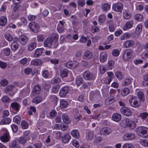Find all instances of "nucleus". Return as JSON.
<instances>
[{"mask_svg":"<svg viewBox=\"0 0 148 148\" xmlns=\"http://www.w3.org/2000/svg\"><path fill=\"white\" fill-rule=\"evenodd\" d=\"M92 56V53L89 51H87L84 53L83 57L84 59L87 60L90 59Z\"/></svg>","mask_w":148,"mask_h":148,"instance_id":"nucleus-16","label":"nucleus"},{"mask_svg":"<svg viewBox=\"0 0 148 148\" xmlns=\"http://www.w3.org/2000/svg\"><path fill=\"white\" fill-rule=\"evenodd\" d=\"M5 37L6 39L9 41H11L13 39V37L10 34L7 33L5 35Z\"/></svg>","mask_w":148,"mask_h":148,"instance_id":"nucleus-53","label":"nucleus"},{"mask_svg":"<svg viewBox=\"0 0 148 148\" xmlns=\"http://www.w3.org/2000/svg\"><path fill=\"white\" fill-rule=\"evenodd\" d=\"M13 121L18 124L20 123L21 121V118L18 116H15L13 119Z\"/></svg>","mask_w":148,"mask_h":148,"instance_id":"nucleus-47","label":"nucleus"},{"mask_svg":"<svg viewBox=\"0 0 148 148\" xmlns=\"http://www.w3.org/2000/svg\"><path fill=\"white\" fill-rule=\"evenodd\" d=\"M107 57V54L105 52H102L101 53L100 57V60L101 62H103L106 59Z\"/></svg>","mask_w":148,"mask_h":148,"instance_id":"nucleus-24","label":"nucleus"},{"mask_svg":"<svg viewBox=\"0 0 148 148\" xmlns=\"http://www.w3.org/2000/svg\"><path fill=\"white\" fill-rule=\"evenodd\" d=\"M132 54V50L128 49H126L124 51L123 54V58L124 61L128 60L131 58Z\"/></svg>","mask_w":148,"mask_h":148,"instance_id":"nucleus-2","label":"nucleus"},{"mask_svg":"<svg viewBox=\"0 0 148 148\" xmlns=\"http://www.w3.org/2000/svg\"><path fill=\"white\" fill-rule=\"evenodd\" d=\"M36 47V44L35 42H34L31 43L28 47V49L30 51H32Z\"/></svg>","mask_w":148,"mask_h":148,"instance_id":"nucleus-45","label":"nucleus"},{"mask_svg":"<svg viewBox=\"0 0 148 148\" xmlns=\"http://www.w3.org/2000/svg\"><path fill=\"white\" fill-rule=\"evenodd\" d=\"M69 88L68 86H66L62 88L60 90L59 94L60 96L62 97H65L69 93Z\"/></svg>","mask_w":148,"mask_h":148,"instance_id":"nucleus-7","label":"nucleus"},{"mask_svg":"<svg viewBox=\"0 0 148 148\" xmlns=\"http://www.w3.org/2000/svg\"><path fill=\"white\" fill-rule=\"evenodd\" d=\"M138 98L140 101H143L145 99L143 93L141 91L138 92L137 93Z\"/></svg>","mask_w":148,"mask_h":148,"instance_id":"nucleus-43","label":"nucleus"},{"mask_svg":"<svg viewBox=\"0 0 148 148\" xmlns=\"http://www.w3.org/2000/svg\"><path fill=\"white\" fill-rule=\"evenodd\" d=\"M42 100V98L40 96H37L35 98L32 100L33 103L38 104Z\"/></svg>","mask_w":148,"mask_h":148,"instance_id":"nucleus-41","label":"nucleus"},{"mask_svg":"<svg viewBox=\"0 0 148 148\" xmlns=\"http://www.w3.org/2000/svg\"><path fill=\"white\" fill-rule=\"evenodd\" d=\"M115 75L119 80H121L124 78V76L122 73L119 71H116L115 73Z\"/></svg>","mask_w":148,"mask_h":148,"instance_id":"nucleus-27","label":"nucleus"},{"mask_svg":"<svg viewBox=\"0 0 148 148\" xmlns=\"http://www.w3.org/2000/svg\"><path fill=\"white\" fill-rule=\"evenodd\" d=\"M43 50L44 49L42 48L37 49L34 54V57L35 58L38 57L42 54Z\"/></svg>","mask_w":148,"mask_h":148,"instance_id":"nucleus-23","label":"nucleus"},{"mask_svg":"<svg viewBox=\"0 0 148 148\" xmlns=\"http://www.w3.org/2000/svg\"><path fill=\"white\" fill-rule=\"evenodd\" d=\"M87 137L88 140H91L94 136V133L92 131H89L86 132Z\"/></svg>","mask_w":148,"mask_h":148,"instance_id":"nucleus-39","label":"nucleus"},{"mask_svg":"<svg viewBox=\"0 0 148 148\" xmlns=\"http://www.w3.org/2000/svg\"><path fill=\"white\" fill-rule=\"evenodd\" d=\"M84 78L87 80H93L95 79L94 75L88 71H86L83 74Z\"/></svg>","mask_w":148,"mask_h":148,"instance_id":"nucleus-3","label":"nucleus"},{"mask_svg":"<svg viewBox=\"0 0 148 148\" xmlns=\"http://www.w3.org/2000/svg\"><path fill=\"white\" fill-rule=\"evenodd\" d=\"M11 119L10 118H6L2 119L0 123L1 125L9 124L11 122Z\"/></svg>","mask_w":148,"mask_h":148,"instance_id":"nucleus-32","label":"nucleus"},{"mask_svg":"<svg viewBox=\"0 0 148 148\" xmlns=\"http://www.w3.org/2000/svg\"><path fill=\"white\" fill-rule=\"evenodd\" d=\"M83 79L81 77H78L76 79V83L78 86H79L82 82Z\"/></svg>","mask_w":148,"mask_h":148,"instance_id":"nucleus-54","label":"nucleus"},{"mask_svg":"<svg viewBox=\"0 0 148 148\" xmlns=\"http://www.w3.org/2000/svg\"><path fill=\"white\" fill-rule=\"evenodd\" d=\"M57 115V112L56 110H53L50 113L49 118L52 119L54 118Z\"/></svg>","mask_w":148,"mask_h":148,"instance_id":"nucleus-48","label":"nucleus"},{"mask_svg":"<svg viewBox=\"0 0 148 148\" xmlns=\"http://www.w3.org/2000/svg\"><path fill=\"white\" fill-rule=\"evenodd\" d=\"M131 14L129 11L125 10L123 12L124 18L126 19L130 18L131 17Z\"/></svg>","mask_w":148,"mask_h":148,"instance_id":"nucleus-35","label":"nucleus"},{"mask_svg":"<svg viewBox=\"0 0 148 148\" xmlns=\"http://www.w3.org/2000/svg\"><path fill=\"white\" fill-rule=\"evenodd\" d=\"M77 62L75 61L68 62L66 64L65 66L69 68L74 69L77 66Z\"/></svg>","mask_w":148,"mask_h":148,"instance_id":"nucleus-13","label":"nucleus"},{"mask_svg":"<svg viewBox=\"0 0 148 148\" xmlns=\"http://www.w3.org/2000/svg\"><path fill=\"white\" fill-rule=\"evenodd\" d=\"M42 63V61L38 59H35L32 60L31 62V65L36 66L40 65Z\"/></svg>","mask_w":148,"mask_h":148,"instance_id":"nucleus-18","label":"nucleus"},{"mask_svg":"<svg viewBox=\"0 0 148 148\" xmlns=\"http://www.w3.org/2000/svg\"><path fill=\"white\" fill-rule=\"evenodd\" d=\"M129 121L128 119L124 118L122 120L121 123V126L124 127H127Z\"/></svg>","mask_w":148,"mask_h":148,"instance_id":"nucleus-25","label":"nucleus"},{"mask_svg":"<svg viewBox=\"0 0 148 148\" xmlns=\"http://www.w3.org/2000/svg\"><path fill=\"white\" fill-rule=\"evenodd\" d=\"M134 18L138 21H141L143 19V16L141 14H137L135 15Z\"/></svg>","mask_w":148,"mask_h":148,"instance_id":"nucleus-46","label":"nucleus"},{"mask_svg":"<svg viewBox=\"0 0 148 148\" xmlns=\"http://www.w3.org/2000/svg\"><path fill=\"white\" fill-rule=\"evenodd\" d=\"M133 99H130L129 100V102L131 106L134 107L136 108L139 106V103L137 101H135L134 100L133 101H132Z\"/></svg>","mask_w":148,"mask_h":148,"instance_id":"nucleus-22","label":"nucleus"},{"mask_svg":"<svg viewBox=\"0 0 148 148\" xmlns=\"http://www.w3.org/2000/svg\"><path fill=\"white\" fill-rule=\"evenodd\" d=\"M18 47V44L17 42H13L12 43L11 45L12 50L14 51L17 50Z\"/></svg>","mask_w":148,"mask_h":148,"instance_id":"nucleus-36","label":"nucleus"},{"mask_svg":"<svg viewBox=\"0 0 148 148\" xmlns=\"http://www.w3.org/2000/svg\"><path fill=\"white\" fill-rule=\"evenodd\" d=\"M1 101L3 102L8 103L10 102V99L8 96H5L2 97Z\"/></svg>","mask_w":148,"mask_h":148,"instance_id":"nucleus-50","label":"nucleus"},{"mask_svg":"<svg viewBox=\"0 0 148 148\" xmlns=\"http://www.w3.org/2000/svg\"><path fill=\"white\" fill-rule=\"evenodd\" d=\"M62 119L64 123L66 124H69L70 123V120L68 118L67 115L65 114H63L62 115Z\"/></svg>","mask_w":148,"mask_h":148,"instance_id":"nucleus-33","label":"nucleus"},{"mask_svg":"<svg viewBox=\"0 0 148 148\" xmlns=\"http://www.w3.org/2000/svg\"><path fill=\"white\" fill-rule=\"evenodd\" d=\"M138 134L142 135L145 138H148V128L144 127H139L136 129Z\"/></svg>","mask_w":148,"mask_h":148,"instance_id":"nucleus-1","label":"nucleus"},{"mask_svg":"<svg viewBox=\"0 0 148 148\" xmlns=\"http://www.w3.org/2000/svg\"><path fill=\"white\" fill-rule=\"evenodd\" d=\"M69 71L66 69H64L60 70V76L61 78L67 77L68 75Z\"/></svg>","mask_w":148,"mask_h":148,"instance_id":"nucleus-17","label":"nucleus"},{"mask_svg":"<svg viewBox=\"0 0 148 148\" xmlns=\"http://www.w3.org/2000/svg\"><path fill=\"white\" fill-rule=\"evenodd\" d=\"M69 105L68 102L64 100H62L60 102V107L61 108H65L67 107Z\"/></svg>","mask_w":148,"mask_h":148,"instance_id":"nucleus-29","label":"nucleus"},{"mask_svg":"<svg viewBox=\"0 0 148 148\" xmlns=\"http://www.w3.org/2000/svg\"><path fill=\"white\" fill-rule=\"evenodd\" d=\"M71 134L73 137H75L76 138L79 137V134L76 130H75L71 131Z\"/></svg>","mask_w":148,"mask_h":148,"instance_id":"nucleus-40","label":"nucleus"},{"mask_svg":"<svg viewBox=\"0 0 148 148\" xmlns=\"http://www.w3.org/2000/svg\"><path fill=\"white\" fill-rule=\"evenodd\" d=\"M112 117L113 120L116 122H119L121 119V115L117 113H114L112 115Z\"/></svg>","mask_w":148,"mask_h":148,"instance_id":"nucleus-14","label":"nucleus"},{"mask_svg":"<svg viewBox=\"0 0 148 148\" xmlns=\"http://www.w3.org/2000/svg\"><path fill=\"white\" fill-rule=\"evenodd\" d=\"M131 80L129 78L125 79L123 82L122 85L123 86H125L129 85L131 83Z\"/></svg>","mask_w":148,"mask_h":148,"instance_id":"nucleus-30","label":"nucleus"},{"mask_svg":"<svg viewBox=\"0 0 148 148\" xmlns=\"http://www.w3.org/2000/svg\"><path fill=\"white\" fill-rule=\"evenodd\" d=\"M133 24V22L132 21H129L127 22L125 24V26L123 27V29L124 30H126L127 29L131 28Z\"/></svg>","mask_w":148,"mask_h":148,"instance_id":"nucleus-21","label":"nucleus"},{"mask_svg":"<svg viewBox=\"0 0 148 148\" xmlns=\"http://www.w3.org/2000/svg\"><path fill=\"white\" fill-rule=\"evenodd\" d=\"M27 59L26 58H24L20 60V63L22 65H24L27 63Z\"/></svg>","mask_w":148,"mask_h":148,"instance_id":"nucleus-62","label":"nucleus"},{"mask_svg":"<svg viewBox=\"0 0 148 148\" xmlns=\"http://www.w3.org/2000/svg\"><path fill=\"white\" fill-rule=\"evenodd\" d=\"M71 138V136L70 135L66 134H65L64 137H62V141L64 143H67L69 142Z\"/></svg>","mask_w":148,"mask_h":148,"instance_id":"nucleus-28","label":"nucleus"},{"mask_svg":"<svg viewBox=\"0 0 148 148\" xmlns=\"http://www.w3.org/2000/svg\"><path fill=\"white\" fill-rule=\"evenodd\" d=\"M41 91V87L39 85L35 86L33 89V94L34 95H36L37 94L40 93Z\"/></svg>","mask_w":148,"mask_h":148,"instance_id":"nucleus-19","label":"nucleus"},{"mask_svg":"<svg viewBox=\"0 0 148 148\" xmlns=\"http://www.w3.org/2000/svg\"><path fill=\"white\" fill-rule=\"evenodd\" d=\"M124 140H132L135 138V136L132 133H128L124 135L123 137Z\"/></svg>","mask_w":148,"mask_h":148,"instance_id":"nucleus-12","label":"nucleus"},{"mask_svg":"<svg viewBox=\"0 0 148 148\" xmlns=\"http://www.w3.org/2000/svg\"><path fill=\"white\" fill-rule=\"evenodd\" d=\"M144 79L143 82V86H148V73L144 76Z\"/></svg>","mask_w":148,"mask_h":148,"instance_id":"nucleus-37","label":"nucleus"},{"mask_svg":"<svg viewBox=\"0 0 148 148\" xmlns=\"http://www.w3.org/2000/svg\"><path fill=\"white\" fill-rule=\"evenodd\" d=\"M19 42L20 43L23 45H25L28 40L27 37L25 35H22L19 38Z\"/></svg>","mask_w":148,"mask_h":148,"instance_id":"nucleus-15","label":"nucleus"},{"mask_svg":"<svg viewBox=\"0 0 148 148\" xmlns=\"http://www.w3.org/2000/svg\"><path fill=\"white\" fill-rule=\"evenodd\" d=\"M10 107L12 110L16 112V113H17L20 110V105L17 102H14L11 103Z\"/></svg>","mask_w":148,"mask_h":148,"instance_id":"nucleus-11","label":"nucleus"},{"mask_svg":"<svg viewBox=\"0 0 148 148\" xmlns=\"http://www.w3.org/2000/svg\"><path fill=\"white\" fill-rule=\"evenodd\" d=\"M29 27L31 30L35 33L38 32L39 26L38 24L34 22H31L29 24Z\"/></svg>","mask_w":148,"mask_h":148,"instance_id":"nucleus-4","label":"nucleus"},{"mask_svg":"<svg viewBox=\"0 0 148 148\" xmlns=\"http://www.w3.org/2000/svg\"><path fill=\"white\" fill-rule=\"evenodd\" d=\"M21 125L22 128L23 129H26L28 127V124L25 121H22L21 123Z\"/></svg>","mask_w":148,"mask_h":148,"instance_id":"nucleus-52","label":"nucleus"},{"mask_svg":"<svg viewBox=\"0 0 148 148\" xmlns=\"http://www.w3.org/2000/svg\"><path fill=\"white\" fill-rule=\"evenodd\" d=\"M4 54L6 56H8L10 53V50L9 48H7L5 49L4 50Z\"/></svg>","mask_w":148,"mask_h":148,"instance_id":"nucleus-58","label":"nucleus"},{"mask_svg":"<svg viewBox=\"0 0 148 148\" xmlns=\"http://www.w3.org/2000/svg\"><path fill=\"white\" fill-rule=\"evenodd\" d=\"M30 139V137H22L19 138V142L21 144H24L26 143L27 140H29Z\"/></svg>","mask_w":148,"mask_h":148,"instance_id":"nucleus-34","label":"nucleus"},{"mask_svg":"<svg viewBox=\"0 0 148 148\" xmlns=\"http://www.w3.org/2000/svg\"><path fill=\"white\" fill-rule=\"evenodd\" d=\"M7 22L6 18L4 16H1L0 17V25L4 26L6 24Z\"/></svg>","mask_w":148,"mask_h":148,"instance_id":"nucleus-26","label":"nucleus"},{"mask_svg":"<svg viewBox=\"0 0 148 148\" xmlns=\"http://www.w3.org/2000/svg\"><path fill=\"white\" fill-rule=\"evenodd\" d=\"M112 8L114 11L121 12L123 10V6L121 3L118 2L114 3L112 5Z\"/></svg>","mask_w":148,"mask_h":148,"instance_id":"nucleus-5","label":"nucleus"},{"mask_svg":"<svg viewBox=\"0 0 148 148\" xmlns=\"http://www.w3.org/2000/svg\"><path fill=\"white\" fill-rule=\"evenodd\" d=\"M32 68H27L25 69L24 71L25 73L27 75H29L32 73Z\"/></svg>","mask_w":148,"mask_h":148,"instance_id":"nucleus-60","label":"nucleus"},{"mask_svg":"<svg viewBox=\"0 0 148 148\" xmlns=\"http://www.w3.org/2000/svg\"><path fill=\"white\" fill-rule=\"evenodd\" d=\"M114 97H108L106 98L105 101V104L106 105H108L112 104L115 101Z\"/></svg>","mask_w":148,"mask_h":148,"instance_id":"nucleus-20","label":"nucleus"},{"mask_svg":"<svg viewBox=\"0 0 148 148\" xmlns=\"http://www.w3.org/2000/svg\"><path fill=\"white\" fill-rule=\"evenodd\" d=\"M111 129L109 127H104L102 128L100 130V133L101 135L107 136L109 135L111 133Z\"/></svg>","mask_w":148,"mask_h":148,"instance_id":"nucleus-10","label":"nucleus"},{"mask_svg":"<svg viewBox=\"0 0 148 148\" xmlns=\"http://www.w3.org/2000/svg\"><path fill=\"white\" fill-rule=\"evenodd\" d=\"M120 53L119 51L117 49H114L112 51V54L114 56H117Z\"/></svg>","mask_w":148,"mask_h":148,"instance_id":"nucleus-57","label":"nucleus"},{"mask_svg":"<svg viewBox=\"0 0 148 148\" xmlns=\"http://www.w3.org/2000/svg\"><path fill=\"white\" fill-rule=\"evenodd\" d=\"M60 85L58 84H57L53 87L52 89V92L56 93L58 92L60 89Z\"/></svg>","mask_w":148,"mask_h":148,"instance_id":"nucleus-44","label":"nucleus"},{"mask_svg":"<svg viewBox=\"0 0 148 148\" xmlns=\"http://www.w3.org/2000/svg\"><path fill=\"white\" fill-rule=\"evenodd\" d=\"M14 86L13 85L9 86L5 88V90L6 93L11 91L14 88Z\"/></svg>","mask_w":148,"mask_h":148,"instance_id":"nucleus-61","label":"nucleus"},{"mask_svg":"<svg viewBox=\"0 0 148 148\" xmlns=\"http://www.w3.org/2000/svg\"><path fill=\"white\" fill-rule=\"evenodd\" d=\"M129 127L130 129H133L136 127L135 122L132 121H129L127 127Z\"/></svg>","mask_w":148,"mask_h":148,"instance_id":"nucleus-38","label":"nucleus"},{"mask_svg":"<svg viewBox=\"0 0 148 148\" xmlns=\"http://www.w3.org/2000/svg\"><path fill=\"white\" fill-rule=\"evenodd\" d=\"M37 39L38 42H42L44 39V38L42 35L40 34L38 35Z\"/></svg>","mask_w":148,"mask_h":148,"instance_id":"nucleus-63","label":"nucleus"},{"mask_svg":"<svg viewBox=\"0 0 148 148\" xmlns=\"http://www.w3.org/2000/svg\"><path fill=\"white\" fill-rule=\"evenodd\" d=\"M106 17L105 15H101L99 18L98 21L99 23H103L105 21Z\"/></svg>","mask_w":148,"mask_h":148,"instance_id":"nucleus-51","label":"nucleus"},{"mask_svg":"<svg viewBox=\"0 0 148 148\" xmlns=\"http://www.w3.org/2000/svg\"><path fill=\"white\" fill-rule=\"evenodd\" d=\"M10 136L8 132H6L1 136L0 138L1 140L3 142H7L10 140Z\"/></svg>","mask_w":148,"mask_h":148,"instance_id":"nucleus-8","label":"nucleus"},{"mask_svg":"<svg viewBox=\"0 0 148 148\" xmlns=\"http://www.w3.org/2000/svg\"><path fill=\"white\" fill-rule=\"evenodd\" d=\"M123 148H133V146L131 144L126 143L123 145Z\"/></svg>","mask_w":148,"mask_h":148,"instance_id":"nucleus-64","label":"nucleus"},{"mask_svg":"<svg viewBox=\"0 0 148 148\" xmlns=\"http://www.w3.org/2000/svg\"><path fill=\"white\" fill-rule=\"evenodd\" d=\"M53 42V40L52 38H47L44 42V45L45 47L51 48V46Z\"/></svg>","mask_w":148,"mask_h":148,"instance_id":"nucleus-9","label":"nucleus"},{"mask_svg":"<svg viewBox=\"0 0 148 148\" xmlns=\"http://www.w3.org/2000/svg\"><path fill=\"white\" fill-rule=\"evenodd\" d=\"M18 141L15 140L12 142L11 145V147L12 148H15L18 146Z\"/></svg>","mask_w":148,"mask_h":148,"instance_id":"nucleus-55","label":"nucleus"},{"mask_svg":"<svg viewBox=\"0 0 148 148\" xmlns=\"http://www.w3.org/2000/svg\"><path fill=\"white\" fill-rule=\"evenodd\" d=\"M110 6L108 3H105L102 7V8L104 11H107L109 9Z\"/></svg>","mask_w":148,"mask_h":148,"instance_id":"nucleus-59","label":"nucleus"},{"mask_svg":"<svg viewBox=\"0 0 148 148\" xmlns=\"http://www.w3.org/2000/svg\"><path fill=\"white\" fill-rule=\"evenodd\" d=\"M120 111L122 114L127 116H131L132 114L131 110L126 107H123L121 108Z\"/></svg>","mask_w":148,"mask_h":148,"instance_id":"nucleus-6","label":"nucleus"},{"mask_svg":"<svg viewBox=\"0 0 148 148\" xmlns=\"http://www.w3.org/2000/svg\"><path fill=\"white\" fill-rule=\"evenodd\" d=\"M8 83V81L6 79H3L0 82L1 85L3 86H6Z\"/></svg>","mask_w":148,"mask_h":148,"instance_id":"nucleus-56","label":"nucleus"},{"mask_svg":"<svg viewBox=\"0 0 148 148\" xmlns=\"http://www.w3.org/2000/svg\"><path fill=\"white\" fill-rule=\"evenodd\" d=\"M134 44L133 41L129 40L126 41L124 43V46L125 47L127 48L133 46Z\"/></svg>","mask_w":148,"mask_h":148,"instance_id":"nucleus-31","label":"nucleus"},{"mask_svg":"<svg viewBox=\"0 0 148 148\" xmlns=\"http://www.w3.org/2000/svg\"><path fill=\"white\" fill-rule=\"evenodd\" d=\"M130 92L129 89L125 88L123 89L121 91V95L124 96L127 95Z\"/></svg>","mask_w":148,"mask_h":148,"instance_id":"nucleus-42","label":"nucleus"},{"mask_svg":"<svg viewBox=\"0 0 148 148\" xmlns=\"http://www.w3.org/2000/svg\"><path fill=\"white\" fill-rule=\"evenodd\" d=\"M50 99L52 102H53L54 104L56 105L57 102V98L55 95H51L50 96Z\"/></svg>","mask_w":148,"mask_h":148,"instance_id":"nucleus-49","label":"nucleus"}]
</instances>
